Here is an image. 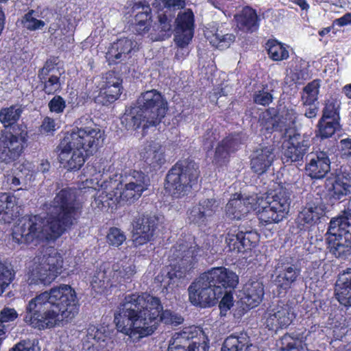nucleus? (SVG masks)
Listing matches in <instances>:
<instances>
[{"instance_id":"nucleus-58","label":"nucleus","mask_w":351,"mask_h":351,"mask_svg":"<svg viewBox=\"0 0 351 351\" xmlns=\"http://www.w3.org/2000/svg\"><path fill=\"white\" fill-rule=\"evenodd\" d=\"M272 99V95L264 90H258L254 95V102L262 106L269 105L271 102Z\"/></svg>"},{"instance_id":"nucleus-61","label":"nucleus","mask_w":351,"mask_h":351,"mask_svg":"<svg viewBox=\"0 0 351 351\" xmlns=\"http://www.w3.org/2000/svg\"><path fill=\"white\" fill-rule=\"evenodd\" d=\"M339 182L351 184V173L347 171H341L335 177Z\"/></svg>"},{"instance_id":"nucleus-54","label":"nucleus","mask_w":351,"mask_h":351,"mask_svg":"<svg viewBox=\"0 0 351 351\" xmlns=\"http://www.w3.org/2000/svg\"><path fill=\"white\" fill-rule=\"evenodd\" d=\"M184 6L182 0H154L152 3L153 8L156 10H171L180 8Z\"/></svg>"},{"instance_id":"nucleus-3","label":"nucleus","mask_w":351,"mask_h":351,"mask_svg":"<svg viewBox=\"0 0 351 351\" xmlns=\"http://www.w3.org/2000/svg\"><path fill=\"white\" fill-rule=\"evenodd\" d=\"M79 306L75 291L62 284L32 298L26 305L24 322L39 330L61 326L75 317Z\"/></svg>"},{"instance_id":"nucleus-16","label":"nucleus","mask_w":351,"mask_h":351,"mask_svg":"<svg viewBox=\"0 0 351 351\" xmlns=\"http://www.w3.org/2000/svg\"><path fill=\"white\" fill-rule=\"evenodd\" d=\"M289 136V140L284 145L282 159L284 162L299 161L303 158L311 144V137L299 133Z\"/></svg>"},{"instance_id":"nucleus-60","label":"nucleus","mask_w":351,"mask_h":351,"mask_svg":"<svg viewBox=\"0 0 351 351\" xmlns=\"http://www.w3.org/2000/svg\"><path fill=\"white\" fill-rule=\"evenodd\" d=\"M56 123L53 119L47 117L41 125V130L45 132H51L56 130Z\"/></svg>"},{"instance_id":"nucleus-38","label":"nucleus","mask_w":351,"mask_h":351,"mask_svg":"<svg viewBox=\"0 0 351 351\" xmlns=\"http://www.w3.org/2000/svg\"><path fill=\"white\" fill-rule=\"evenodd\" d=\"M210 43L215 47L223 50L228 48L235 40L232 34L218 28L215 34L208 36Z\"/></svg>"},{"instance_id":"nucleus-46","label":"nucleus","mask_w":351,"mask_h":351,"mask_svg":"<svg viewBox=\"0 0 351 351\" xmlns=\"http://www.w3.org/2000/svg\"><path fill=\"white\" fill-rule=\"evenodd\" d=\"M15 272L10 263L0 261V295L12 282Z\"/></svg>"},{"instance_id":"nucleus-40","label":"nucleus","mask_w":351,"mask_h":351,"mask_svg":"<svg viewBox=\"0 0 351 351\" xmlns=\"http://www.w3.org/2000/svg\"><path fill=\"white\" fill-rule=\"evenodd\" d=\"M121 90L122 88H118V86L99 87V92L95 97V101L103 105L112 103L119 98Z\"/></svg>"},{"instance_id":"nucleus-12","label":"nucleus","mask_w":351,"mask_h":351,"mask_svg":"<svg viewBox=\"0 0 351 351\" xmlns=\"http://www.w3.org/2000/svg\"><path fill=\"white\" fill-rule=\"evenodd\" d=\"M208 339L199 328L191 326L171 337L168 351H208Z\"/></svg>"},{"instance_id":"nucleus-43","label":"nucleus","mask_w":351,"mask_h":351,"mask_svg":"<svg viewBox=\"0 0 351 351\" xmlns=\"http://www.w3.org/2000/svg\"><path fill=\"white\" fill-rule=\"evenodd\" d=\"M143 11L136 15V31L138 34L144 35L150 33L151 31V9L149 7L143 8Z\"/></svg>"},{"instance_id":"nucleus-11","label":"nucleus","mask_w":351,"mask_h":351,"mask_svg":"<svg viewBox=\"0 0 351 351\" xmlns=\"http://www.w3.org/2000/svg\"><path fill=\"white\" fill-rule=\"evenodd\" d=\"M38 265L33 267L29 273V285H49L61 274L63 258L55 249L49 250L41 260L38 258Z\"/></svg>"},{"instance_id":"nucleus-42","label":"nucleus","mask_w":351,"mask_h":351,"mask_svg":"<svg viewBox=\"0 0 351 351\" xmlns=\"http://www.w3.org/2000/svg\"><path fill=\"white\" fill-rule=\"evenodd\" d=\"M320 83L319 80H313L304 87L302 101L304 106H311L317 99Z\"/></svg>"},{"instance_id":"nucleus-14","label":"nucleus","mask_w":351,"mask_h":351,"mask_svg":"<svg viewBox=\"0 0 351 351\" xmlns=\"http://www.w3.org/2000/svg\"><path fill=\"white\" fill-rule=\"evenodd\" d=\"M295 317L293 307L280 302L270 306L265 313V325L269 330H278L289 326Z\"/></svg>"},{"instance_id":"nucleus-2","label":"nucleus","mask_w":351,"mask_h":351,"mask_svg":"<svg viewBox=\"0 0 351 351\" xmlns=\"http://www.w3.org/2000/svg\"><path fill=\"white\" fill-rule=\"evenodd\" d=\"M160 322L177 326L183 318L171 311H162L160 299L146 293L125 295L114 315L117 330L133 341L151 335Z\"/></svg>"},{"instance_id":"nucleus-59","label":"nucleus","mask_w":351,"mask_h":351,"mask_svg":"<svg viewBox=\"0 0 351 351\" xmlns=\"http://www.w3.org/2000/svg\"><path fill=\"white\" fill-rule=\"evenodd\" d=\"M339 152L342 157L351 156V138L341 139L339 143Z\"/></svg>"},{"instance_id":"nucleus-25","label":"nucleus","mask_w":351,"mask_h":351,"mask_svg":"<svg viewBox=\"0 0 351 351\" xmlns=\"http://www.w3.org/2000/svg\"><path fill=\"white\" fill-rule=\"evenodd\" d=\"M164 152L163 147L158 142L150 141L141 147L139 156L147 165L156 167L165 162Z\"/></svg>"},{"instance_id":"nucleus-4","label":"nucleus","mask_w":351,"mask_h":351,"mask_svg":"<svg viewBox=\"0 0 351 351\" xmlns=\"http://www.w3.org/2000/svg\"><path fill=\"white\" fill-rule=\"evenodd\" d=\"M288 191L280 187L271 196L252 194L245 197L234 194L226 205L228 217L241 219L250 211H255L263 224L278 223L283 220L289 210L290 201Z\"/></svg>"},{"instance_id":"nucleus-47","label":"nucleus","mask_w":351,"mask_h":351,"mask_svg":"<svg viewBox=\"0 0 351 351\" xmlns=\"http://www.w3.org/2000/svg\"><path fill=\"white\" fill-rule=\"evenodd\" d=\"M21 112V109L15 106L3 108L0 111V121L5 127L11 125L19 119Z\"/></svg>"},{"instance_id":"nucleus-50","label":"nucleus","mask_w":351,"mask_h":351,"mask_svg":"<svg viewBox=\"0 0 351 351\" xmlns=\"http://www.w3.org/2000/svg\"><path fill=\"white\" fill-rule=\"evenodd\" d=\"M22 23L24 27L30 31L40 29L45 25V21L37 19L34 10H30L24 15Z\"/></svg>"},{"instance_id":"nucleus-32","label":"nucleus","mask_w":351,"mask_h":351,"mask_svg":"<svg viewBox=\"0 0 351 351\" xmlns=\"http://www.w3.org/2000/svg\"><path fill=\"white\" fill-rule=\"evenodd\" d=\"M87 338L89 341L93 340L95 343H92L93 346L102 351H108L109 348H112L113 341L104 326H90L88 329Z\"/></svg>"},{"instance_id":"nucleus-1","label":"nucleus","mask_w":351,"mask_h":351,"mask_svg":"<svg viewBox=\"0 0 351 351\" xmlns=\"http://www.w3.org/2000/svg\"><path fill=\"white\" fill-rule=\"evenodd\" d=\"M91 178L82 181L76 189L61 190L53 200L45 204L47 217L43 219L38 215H25L19 218L12 228V239L18 244L35 243L60 237L74 225L81 214L82 203L77 199L80 193L97 191L93 208L102 210L113 207L121 202L138 199L146 189L139 185L131 186L121 181L122 175L114 173L104 178V174L95 172L94 166L86 167Z\"/></svg>"},{"instance_id":"nucleus-10","label":"nucleus","mask_w":351,"mask_h":351,"mask_svg":"<svg viewBox=\"0 0 351 351\" xmlns=\"http://www.w3.org/2000/svg\"><path fill=\"white\" fill-rule=\"evenodd\" d=\"M76 124V128L67 132L64 138L73 146L82 149L86 155L92 154L103 136L102 131L88 117H82Z\"/></svg>"},{"instance_id":"nucleus-39","label":"nucleus","mask_w":351,"mask_h":351,"mask_svg":"<svg viewBox=\"0 0 351 351\" xmlns=\"http://www.w3.org/2000/svg\"><path fill=\"white\" fill-rule=\"evenodd\" d=\"M265 48L269 57L274 61H282L289 57L287 47L276 40H268Z\"/></svg>"},{"instance_id":"nucleus-13","label":"nucleus","mask_w":351,"mask_h":351,"mask_svg":"<svg viewBox=\"0 0 351 351\" xmlns=\"http://www.w3.org/2000/svg\"><path fill=\"white\" fill-rule=\"evenodd\" d=\"M27 139L25 127H19L14 133L6 132L0 137V161L11 162L19 158Z\"/></svg>"},{"instance_id":"nucleus-17","label":"nucleus","mask_w":351,"mask_h":351,"mask_svg":"<svg viewBox=\"0 0 351 351\" xmlns=\"http://www.w3.org/2000/svg\"><path fill=\"white\" fill-rule=\"evenodd\" d=\"M156 18L151 25L148 36L152 41L163 40L173 33L175 12L171 10H156Z\"/></svg>"},{"instance_id":"nucleus-5","label":"nucleus","mask_w":351,"mask_h":351,"mask_svg":"<svg viewBox=\"0 0 351 351\" xmlns=\"http://www.w3.org/2000/svg\"><path fill=\"white\" fill-rule=\"evenodd\" d=\"M238 276L223 267H213L202 274L189 287L190 302L202 307L214 304L224 293L225 288H234Z\"/></svg>"},{"instance_id":"nucleus-53","label":"nucleus","mask_w":351,"mask_h":351,"mask_svg":"<svg viewBox=\"0 0 351 351\" xmlns=\"http://www.w3.org/2000/svg\"><path fill=\"white\" fill-rule=\"evenodd\" d=\"M106 239L110 245L119 247L125 241L126 237L119 228L114 227L110 228Z\"/></svg>"},{"instance_id":"nucleus-29","label":"nucleus","mask_w":351,"mask_h":351,"mask_svg":"<svg viewBox=\"0 0 351 351\" xmlns=\"http://www.w3.org/2000/svg\"><path fill=\"white\" fill-rule=\"evenodd\" d=\"M275 155L271 147L257 149L251 159V168L257 174H262L267 171L274 162Z\"/></svg>"},{"instance_id":"nucleus-49","label":"nucleus","mask_w":351,"mask_h":351,"mask_svg":"<svg viewBox=\"0 0 351 351\" xmlns=\"http://www.w3.org/2000/svg\"><path fill=\"white\" fill-rule=\"evenodd\" d=\"M278 351H302V341L295 339L291 335H287L282 337L278 343Z\"/></svg>"},{"instance_id":"nucleus-15","label":"nucleus","mask_w":351,"mask_h":351,"mask_svg":"<svg viewBox=\"0 0 351 351\" xmlns=\"http://www.w3.org/2000/svg\"><path fill=\"white\" fill-rule=\"evenodd\" d=\"M298 265L292 264L287 259H280L273 274V282L278 289L286 292L295 285L300 276Z\"/></svg>"},{"instance_id":"nucleus-28","label":"nucleus","mask_w":351,"mask_h":351,"mask_svg":"<svg viewBox=\"0 0 351 351\" xmlns=\"http://www.w3.org/2000/svg\"><path fill=\"white\" fill-rule=\"evenodd\" d=\"M335 295L343 306H351V268L339 274L335 285Z\"/></svg>"},{"instance_id":"nucleus-7","label":"nucleus","mask_w":351,"mask_h":351,"mask_svg":"<svg viewBox=\"0 0 351 351\" xmlns=\"http://www.w3.org/2000/svg\"><path fill=\"white\" fill-rule=\"evenodd\" d=\"M199 249L186 242L177 243L170 250L171 262L167 268V274L162 282L168 291L179 285L181 280L194 267Z\"/></svg>"},{"instance_id":"nucleus-45","label":"nucleus","mask_w":351,"mask_h":351,"mask_svg":"<svg viewBox=\"0 0 351 351\" xmlns=\"http://www.w3.org/2000/svg\"><path fill=\"white\" fill-rule=\"evenodd\" d=\"M319 134L322 138L331 137L336 131L340 130L339 120L324 119L322 117L319 121Z\"/></svg>"},{"instance_id":"nucleus-21","label":"nucleus","mask_w":351,"mask_h":351,"mask_svg":"<svg viewBox=\"0 0 351 351\" xmlns=\"http://www.w3.org/2000/svg\"><path fill=\"white\" fill-rule=\"evenodd\" d=\"M218 206L219 204L215 199H202L190 209L189 220L199 226H206L212 220Z\"/></svg>"},{"instance_id":"nucleus-27","label":"nucleus","mask_w":351,"mask_h":351,"mask_svg":"<svg viewBox=\"0 0 351 351\" xmlns=\"http://www.w3.org/2000/svg\"><path fill=\"white\" fill-rule=\"evenodd\" d=\"M60 75L58 69L48 62L40 70L38 77L44 84L43 90L47 94H53L61 88Z\"/></svg>"},{"instance_id":"nucleus-52","label":"nucleus","mask_w":351,"mask_h":351,"mask_svg":"<svg viewBox=\"0 0 351 351\" xmlns=\"http://www.w3.org/2000/svg\"><path fill=\"white\" fill-rule=\"evenodd\" d=\"M226 243L230 251L241 252V244L239 235V228H234L230 230L226 237Z\"/></svg>"},{"instance_id":"nucleus-20","label":"nucleus","mask_w":351,"mask_h":351,"mask_svg":"<svg viewBox=\"0 0 351 351\" xmlns=\"http://www.w3.org/2000/svg\"><path fill=\"white\" fill-rule=\"evenodd\" d=\"M59 160L68 170L79 169L84 163L86 154L76 146L63 138L60 144Z\"/></svg>"},{"instance_id":"nucleus-18","label":"nucleus","mask_w":351,"mask_h":351,"mask_svg":"<svg viewBox=\"0 0 351 351\" xmlns=\"http://www.w3.org/2000/svg\"><path fill=\"white\" fill-rule=\"evenodd\" d=\"M156 216L141 215L132 221V241L136 247L150 241L157 226Z\"/></svg>"},{"instance_id":"nucleus-44","label":"nucleus","mask_w":351,"mask_h":351,"mask_svg":"<svg viewBox=\"0 0 351 351\" xmlns=\"http://www.w3.org/2000/svg\"><path fill=\"white\" fill-rule=\"evenodd\" d=\"M328 182V191L333 198L339 199L350 193L351 184L339 182L336 178Z\"/></svg>"},{"instance_id":"nucleus-23","label":"nucleus","mask_w":351,"mask_h":351,"mask_svg":"<svg viewBox=\"0 0 351 351\" xmlns=\"http://www.w3.org/2000/svg\"><path fill=\"white\" fill-rule=\"evenodd\" d=\"M31 168L32 165L29 162L20 164L11 175H8L6 183L10 189L14 191L28 190L34 176Z\"/></svg>"},{"instance_id":"nucleus-37","label":"nucleus","mask_w":351,"mask_h":351,"mask_svg":"<svg viewBox=\"0 0 351 351\" xmlns=\"http://www.w3.org/2000/svg\"><path fill=\"white\" fill-rule=\"evenodd\" d=\"M248 343L249 338L245 333L232 335L225 339L221 351H246Z\"/></svg>"},{"instance_id":"nucleus-22","label":"nucleus","mask_w":351,"mask_h":351,"mask_svg":"<svg viewBox=\"0 0 351 351\" xmlns=\"http://www.w3.org/2000/svg\"><path fill=\"white\" fill-rule=\"evenodd\" d=\"M330 161L324 152H312L307 156L306 173L313 179H322L329 172Z\"/></svg>"},{"instance_id":"nucleus-30","label":"nucleus","mask_w":351,"mask_h":351,"mask_svg":"<svg viewBox=\"0 0 351 351\" xmlns=\"http://www.w3.org/2000/svg\"><path fill=\"white\" fill-rule=\"evenodd\" d=\"M244 303L249 308L258 306L262 301L264 295V287L261 282L252 280L247 282L243 287Z\"/></svg>"},{"instance_id":"nucleus-33","label":"nucleus","mask_w":351,"mask_h":351,"mask_svg":"<svg viewBox=\"0 0 351 351\" xmlns=\"http://www.w3.org/2000/svg\"><path fill=\"white\" fill-rule=\"evenodd\" d=\"M112 268L108 263H104L96 270L94 274L91 286L96 291H103L108 285H112Z\"/></svg>"},{"instance_id":"nucleus-24","label":"nucleus","mask_w":351,"mask_h":351,"mask_svg":"<svg viewBox=\"0 0 351 351\" xmlns=\"http://www.w3.org/2000/svg\"><path fill=\"white\" fill-rule=\"evenodd\" d=\"M136 43L128 38H121L114 42L106 53L109 64H117L127 59L128 54L135 47Z\"/></svg>"},{"instance_id":"nucleus-62","label":"nucleus","mask_w":351,"mask_h":351,"mask_svg":"<svg viewBox=\"0 0 351 351\" xmlns=\"http://www.w3.org/2000/svg\"><path fill=\"white\" fill-rule=\"evenodd\" d=\"M334 23L335 25L339 27H343L351 24V14L349 13L346 14L339 19H336Z\"/></svg>"},{"instance_id":"nucleus-36","label":"nucleus","mask_w":351,"mask_h":351,"mask_svg":"<svg viewBox=\"0 0 351 351\" xmlns=\"http://www.w3.org/2000/svg\"><path fill=\"white\" fill-rule=\"evenodd\" d=\"M322 215L323 210L319 207L308 206L299 213L297 222L302 229L304 228L305 225L313 226L317 223Z\"/></svg>"},{"instance_id":"nucleus-35","label":"nucleus","mask_w":351,"mask_h":351,"mask_svg":"<svg viewBox=\"0 0 351 351\" xmlns=\"http://www.w3.org/2000/svg\"><path fill=\"white\" fill-rule=\"evenodd\" d=\"M112 279L114 282H126L136 273L135 266L130 262L120 261L112 266Z\"/></svg>"},{"instance_id":"nucleus-6","label":"nucleus","mask_w":351,"mask_h":351,"mask_svg":"<svg viewBox=\"0 0 351 351\" xmlns=\"http://www.w3.org/2000/svg\"><path fill=\"white\" fill-rule=\"evenodd\" d=\"M137 108L139 110L130 117L129 127L143 130L157 125L165 117L167 110V103L160 92L155 89L143 93L138 98Z\"/></svg>"},{"instance_id":"nucleus-48","label":"nucleus","mask_w":351,"mask_h":351,"mask_svg":"<svg viewBox=\"0 0 351 351\" xmlns=\"http://www.w3.org/2000/svg\"><path fill=\"white\" fill-rule=\"evenodd\" d=\"M239 235L240 243L242 245L241 251L255 247L259 241V235L256 231L243 232L239 228Z\"/></svg>"},{"instance_id":"nucleus-41","label":"nucleus","mask_w":351,"mask_h":351,"mask_svg":"<svg viewBox=\"0 0 351 351\" xmlns=\"http://www.w3.org/2000/svg\"><path fill=\"white\" fill-rule=\"evenodd\" d=\"M340 107L341 101L337 97H330L325 101L322 117L333 120H340Z\"/></svg>"},{"instance_id":"nucleus-63","label":"nucleus","mask_w":351,"mask_h":351,"mask_svg":"<svg viewBox=\"0 0 351 351\" xmlns=\"http://www.w3.org/2000/svg\"><path fill=\"white\" fill-rule=\"evenodd\" d=\"M216 140V136L214 135L213 132H209L204 136V145L205 146V149H210L213 146V142Z\"/></svg>"},{"instance_id":"nucleus-31","label":"nucleus","mask_w":351,"mask_h":351,"mask_svg":"<svg viewBox=\"0 0 351 351\" xmlns=\"http://www.w3.org/2000/svg\"><path fill=\"white\" fill-rule=\"evenodd\" d=\"M17 202L16 197L9 193L0 194V221L10 223L16 217Z\"/></svg>"},{"instance_id":"nucleus-55","label":"nucleus","mask_w":351,"mask_h":351,"mask_svg":"<svg viewBox=\"0 0 351 351\" xmlns=\"http://www.w3.org/2000/svg\"><path fill=\"white\" fill-rule=\"evenodd\" d=\"M121 84L122 80L114 73L108 72L103 77L100 87L118 86V88H122Z\"/></svg>"},{"instance_id":"nucleus-19","label":"nucleus","mask_w":351,"mask_h":351,"mask_svg":"<svg viewBox=\"0 0 351 351\" xmlns=\"http://www.w3.org/2000/svg\"><path fill=\"white\" fill-rule=\"evenodd\" d=\"M176 23L175 42L180 47H184L192 40L194 32V15L191 10L179 12L174 19Z\"/></svg>"},{"instance_id":"nucleus-57","label":"nucleus","mask_w":351,"mask_h":351,"mask_svg":"<svg viewBox=\"0 0 351 351\" xmlns=\"http://www.w3.org/2000/svg\"><path fill=\"white\" fill-rule=\"evenodd\" d=\"M233 305V297L230 292L225 293L219 303L220 315L226 316L227 312Z\"/></svg>"},{"instance_id":"nucleus-51","label":"nucleus","mask_w":351,"mask_h":351,"mask_svg":"<svg viewBox=\"0 0 351 351\" xmlns=\"http://www.w3.org/2000/svg\"><path fill=\"white\" fill-rule=\"evenodd\" d=\"M121 181L128 183L131 186H137L138 184L141 188L145 189L147 188L146 176L141 171H134L128 175L122 176Z\"/></svg>"},{"instance_id":"nucleus-64","label":"nucleus","mask_w":351,"mask_h":351,"mask_svg":"<svg viewBox=\"0 0 351 351\" xmlns=\"http://www.w3.org/2000/svg\"><path fill=\"white\" fill-rule=\"evenodd\" d=\"M261 126L263 130L265 128L267 131L271 132L274 128V120L272 118H269L265 123L263 121H261Z\"/></svg>"},{"instance_id":"nucleus-8","label":"nucleus","mask_w":351,"mask_h":351,"mask_svg":"<svg viewBox=\"0 0 351 351\" xmlns=\"http://www.w3.org/2000/svg\"><path fill=\"white\" fill-rule=\"evenodd\" d=\"M330 252L345 258L351 254V210L331 219L327 231Z\"/></svg>"},{"instance_id":"nucleus-56","label":"nucleus","mask_w":351,"mask_h":351,"mask_svg":"<svg viewBox=\"0 0 351 351\" xmlns=\"http://www.w3.org/2000/svg\"><path fill=\"white\" fill-rule=\"evenodd\" d=\"M48 107L50 112L61 114L66 108V102L62 97L56 95L49 102Z\"/></svg>"},{"instance_id":"nucleus-34","label":"nucleus","mask_w":351,"mask_h":351,"mask_svg":"<svg viewBox=\"0 0 351 351\" xmlns=\"http://www.w3.org/2000/svg\"><path fill=\"white\" fill-rule=\"evenodd\" d=\"M237 27L243 32H253L257 27V14L252 8H244L240 14L235 15Z\"/></svg>"},{"instance_id":"nucleus-9","label":"nucleus","mask_w":351,"mask_h":351,"mask_svg":"<svg viewBox=\"0 0 351 351\" xmlns=\"http://www.w3.org/2000/svg\"><path fill=\"white\" fill-rule=\"evenodd\" d=\"M198 166L194 162L184 161L176 164L166 178L165 189L175 197L186 195L197 182Z\"/></svg>"},{"instance_id":"nucleus-26","label":"nucleus","mask_w":351,"mask_h":351,"mask_svg":"<svg viewBox=\"0 0 351 351\" xmlns=\"http://www.w3.org/2000/svg\"><path fill=\"white\" fill-rule=\"evenodd\" d=\"M245 138L240 134L228 136L217 147L214 160L219 164L224 162L231 152H235L240 145L244 143Z\"/></svg>"}]
</instances>
